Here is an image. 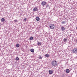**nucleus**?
I'll return each instance as SVG.
<instances>
[{
	"mask_svg": "<svg viewBox=\"0 0 77 77\" xmlns=\"http://www.w3.org/2000/svg\"><path fill=\"white\" fill-rule=\"evenodd\" d=\"M5 21V19L4 18H2L1 19V21L2 22H4Z\"/></svg>",
	"mask_w": 77,
	"mask_h": 77,
	"instance_id": "nucleus-10",
	"label": "nucleus"
},
{
	"mask_svg": "<svg viewBox=\"0 0 77 77\" xmlns=\"http://www.w3.org/2000/svg\"><path fill=\"white\" fill-rule=\"evenodd\" d=\"M49 56H50V55L49 54H46L45 55V57H49Z\"/></svg>",
	"mask_w": 77,
	"mask_h": 77,
	"instance_id": "nucleus-12",
	"label": "nucleus"
},
{
	"mask_svg": "<svg viewBox=\"0 0 77 77\" xmlns=\"http://www.w3.org/2000/svg\"><path fill=\"white\" fill-rule=\"evenodd\" d=\"M76 42H77V40L76 41Z\"/></svg>",
	"mask_w": 77,
	"mask_h": 77,
	"instance_id": "nucleus-23",
	"label": "nucleus"
},
{
	"mask_svg": "<svg viewBox=\"0 0 77 77\" xmlns=\"http://www.w3.org/2000/svg\"><path fill=\"white\" fill-rule=\"evenodd\" d=\"M20 47V44H17L16 45V47L17 48H18V47Z\"/></svg>",
	"mask_w": 77,
	"mask_h": 77,
	"instance_id": "nucleus-14",
	"label": "nucleus"
},
{
	"mask_svg": "<svg viewBox=\"0 0 77 77\" xmlns=\"http://www.w3.org/2000/svg\"><path fill=\"white\" fill-rule=\"evenodd\" d=\"M39 17H36V21H39Z\"/></svg>",
	"mask_w": 77,
	"mask_h": 77,
	"instance_id": "nucleus-13",
	"label": "nucleus"
},
{
	"mask_svg": "<svg viewBox=\"0 0 77 77\" xmlns=\"http://www.w3.org/2000/svg\"><path fill=\"white\" fill-rule=\"evenodd\" d=\"M39 59H42V57H39Z\"/></svg>",
	"mask_w": 77,
	"mask_h": 77,
	"instance_id": "nucleus-20",
	"label": "nucleus"
},
{
	"mask_svg": "<svg viewBox=\"0 0 77 77\" xmlns=\"http://www.w3.org/2000/svg\"><path fill=\"white\" fill-rule=\"evenodd\" d=\"M30 51L32 53H34V49H30Z\"/></svg>",
	"mask_w": 77,
	"mask_h": 77,
	"instance_id": "nucleus-11",
	"label": "nucleus"
},
{
	"mask_svg": "<svg viewBox=\"0 0 77 77\" xmlns=\"http://www.w3.org/2000/svg\"><path fill=\"white\" fill-rule=\"evenodd\" d=\"M76 29H77V26L76 27Z\"/></svg>",
	"mask_w": 77,
	"mask_h": 77,
	"instance_id": "nucleus-22",
	"label": "nucleus"
},
{
	"mask_svg": "<svg viewBox=\"0 0 77 77\" xmlns=\"http://www.w3.org/2000/svg\"><path fill=\"white\" fill-rule=\"evenodd\" d=\"M37 44L39 46H41L42 44L41 43V42H38L37 43Z\"/></svg>",
	"mask_w": 77,
	"mask_h": 77,
	"instance_id": "nucleus-6",
	"label": "nucleus"
},
{
	"mask_svg": "<svg viewBox=\"0 0 77 77\" xmlns=\"http://www.w3.org/2000/svg\"><path fill=\"white\" fill-rule=\"evenodd\" d=\"M41 5L42 6H45L46 5V2L45 1L42 2L41 3Z\"/></svg>",
	"mask_w": 77,
	"mask_h": 77,
	"instance_id": "nucleus-3",
	"label": "nucleus"
},
{
	"mask_svg": "<svg viewBox=\"0 0 77 77\" xmlns=\"http://www.w3.org/2000/svg\"><path fill=\"white\" fill-rule=\"evenodd\" d=\"M61 29L62 31H64V30H65V28L63 26H62L61 27Z\"/></svg>",
	"mask_w": 77,
	"mask_h": 77,
	"instance_id": "nucleus-5",
	"label": "nucleus"
},
{
	"mask_svg": "<svg viewBox=\"0 0 77 77\" xmlns=\"http://www.w3.org/2000/svg\"><path fill=\"white\" fill-rule=\"evenodd\" d=\"M46 8H50V6L49 5H47L46 6Z\"/></svg>",
	"mask_w": 77,
	"mask_h": 77,
	"instance_id": "nucleus-17",
	"label": "nucleus"
},
{
	"mask_svg": "<svg viewBox=\"0 0 77 77\" xmlns=\"http://www.w3.org/2000/svg\"><path fill=\"white\" fill-rule=\"evenodd\" d=\"M26 20H27V19L26 18H25L24 19V21H26Z\"/></svg>",
	"mask_w": 77,
	"mask_h": 77,
	"instance_id": "nucleus-21",
	"label": "nucleus"
},
{
	"mask_svg": "<svg viewBox=\"0 0 77 77\" xmlns=\"http://www.w3.org/2000/svg\"><path fill=\"white\" fill-rule=\"evenodd\" d=\"M33 11H38V8L37 7H35L33 9Z\"/></svg>",
	"mask_w": 77,
	"mask_h": 77,
	"instance_id": "nucleus-4",
	"label": "nucleus"
},
{
	"mask_svg": "<svg viewBox=\"0 0 77 77\" xmlns=\"http://www.w3.org/2000/svg\"><path fill=\"white\" fill-rule=\"evenodd\" d=\"M63 41L64 42H66L67 41H68V40L67 39V38H64L63 39Z\"/></svg>",
	"mask_w": 77,
	"mask_h": 77,
	"instance_id": "nucleus-8",
	"label": "nucleus"
},
{
	"mask_svg": "<svg viewBox=\"0 0 77 77\" xmlns=\"http://www.w3.org/2000/svg\"><path fill=\"white\" fill-rule=\"evenodd\" d=\"M14 21L15 22V23H17V20H14Z\"/></svg>",
	"mask_w": 77,
	"mask_h": 77,
	"instance_id": "nucleus-18",
	"label": "nucleus"
},
{
	"mask_svg": "<svg viewBox=\"0 0 77 77\" xmlns=\"http://www.w3.org/2000/svg\"><path fill=\"white\" fill-rule=\"evenodd\" d=\"M66 71L67 73H69V70L68 69H66Z\"/></svg>",
	"mask_w": 77,
	"mask_h": 77,
	"instance_id": "nucleus-9",
	"label": "nucleus"
},
{
	"mask_svg": "<svg viewBox=\"0 0 77 77\" xmlns=\"http://www.w3.org/2000/svg\"><path fill=\"white\" fill-rule=\"evenodd\" d=\"M15 59L16 60H19V58L18 57H17Z\"/></svg>",
	"mask_w": 77,
	"mask_h": 77,
	"instance_id": "nucleus-16",
	"label": "nucleus"
},
{
	"mask_svg": "<svg viewBox=\"0 0 77 77\" xmlns=\"http://www.w3.org/2000/svg\"><path fill=\"white\" fill-rule=\"evenodd\" d=\"M49 71V74H52V73H53V72L52 71L50 70Z\"/></svg>",
	"mask_w": 77,
	"mask_h": 77,
	"instance_id": "nucleus-7",
	"label": "nucleus"
},
{
	"mask_svg": "<svg viewBox=\"0 0 77 77\" xmlns=\"http://www.w3.org/2000/svg\"><path fill=\"white\" fill-rule=\"evenodd\" d=\"M33 37H31L29 38L30 40H33Z\"/></svg>",
	"mask_w": 77,
	"mask_h": 77,
	"instance_id": "nucleus-15",
	"label": "nucleus"
},
{
	"mask_svg": "<svg viewBox=\"0 0 77 77\" xmlns=\"http://www.w3.org/2000/svg\"><path fill=\"white\" fill-rule=\"evenodd\" d=\"M62 24H65V22H64V21H63L62 22Z\"/></svg>",
	"mask_w": 77,
	"mask_h": 77,
	"instance_id": "nucleus-19",
	"label": "nucleus"
},
{
	"mask_svg": "<svg viewBox=\"0 0 77 77\" xmlns=\"http://www.w3.org/2000/svg\"><path fill=\"white\" fill-rule=\"evenodd\" d=\"M50 27L51 29H54V25L53 24L50 25Z\"/></svg>",
	"mask_w": 77,
	"mask_h": 77,
	"instance_id": "nucleus-2",
	"label": "nucleus"
},
{
	"mask_svg": "<svg viewBox=\"0 0 77 77\" xmlns=\"http://www.w3.org/2000/svg\"><path fill=\"white\" fill-rule=\"evenodd\" d=\"M51 64L53 66H56L57 65V62L56 60H54L52 61Z\"/></svg>",
	"mask_w": 77,
	"mask_h": 77,
	"instance_id": "nucleus-1",
	"label": "nucleus"
}]
</instances>
